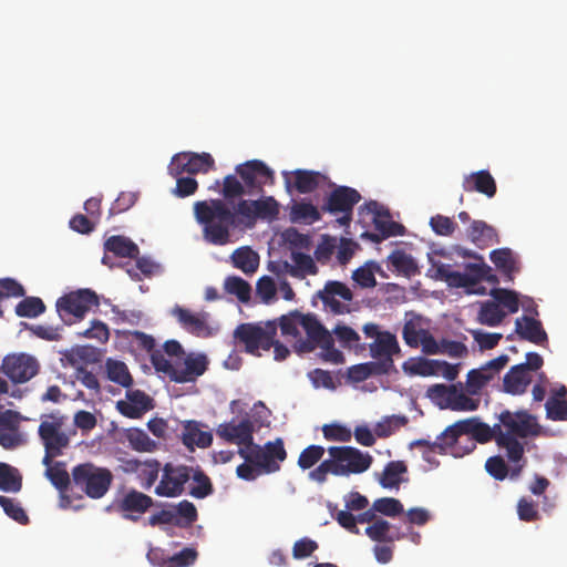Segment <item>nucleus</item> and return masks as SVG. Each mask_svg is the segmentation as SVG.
Listing matches in <instances>:
<instances>
[{"label": "nucleus", "mask_w": 567, "mask_h": 567, "mask_svg": "<svg viewBox=\"0 0 567 567\" xmlns=\"http://www.w3.org/2000/svg\"><path fill=\"white\" fill-rule=\"evenodd\" d=\"M194 215L202 226L204 240L214 246H226L231 243V230L239 223L247 227L256 224L252 199H239L234 209L219 198L196 202Z\"/></svg>", "instance_id": "nucleus-1"}, {"label": "nucleus", "mask_w": 567, "mask_h": 567, "mask_svg": "<svg viewBox=\"0 0 567 567\" xmlns=\"http://www.w3.org/2000/svg\"><path fill=\"white\" fill-rule=\"evenodd\" d=\"M499 431L496 436V444L506 450V456L511 463L523 460L524 445L518 439L537 435L539 432L536 419L527 411L511 412L503 411L499 416Z\"/></svg>", "instance_id": "nucleus-2"}, {"label": "nucleus", "mask_w": 567, "mask_h": 567, "mask_svg": "<svg viewBox=\"0 0 567 567\" xmlns=\"http://www.w3.org/2000/svg\"><path fill=\"white\" fill-rule=\"evenodd\" d=\"M113 481L114 475L110 468L92 462L81 463L72 468V485L92 499L104 497Z\"/></svg>", "instance_id": "nucleus-3"}, {"label": "nucleus", "mask_w": 567, "mask_h": 567, "mask_svg": "<svg viewBox=\"0 0 567 567\" xmlns=\"http://www.w3.org/2000/svg\"><path fill=\"white\" fill-rule=\"evenodd\" d=\"M238 454L262 474L278 472L287 458V451L280 437L265 443L264 446L254 442L250 447H239Z\"/></svg>", "instance_id": "nucleus-4"}, {"label": "nucleus", "mask_w": 567, "mask_h": 567, "mask_svg": "<svg viewBox=\"0 0 567 567\" xmlns=\"http://www.w3.org/2000/svg\"><path fill=\"white\" fill-rule=\"evenodd\" d=\"M328 453L333 463L336 476H349L368 471L373 457L353 446H330Z\"/></svg>", "instance_id": "nucleus-5"}, {"label": "nucleus", "mask_w": 567, "mask_h": 567, "mask_svg": "<svg viewBox=\"0 0 567 567\" xmlns=\"http://www.w3.org/2000/svg\"><path fill=\"white\" fill-rule=\"evenodd\" d=\"M433 267L435 268L434 278L445 281L453 288H472L483 281L486 274L492 271V268L484 262V259L480 260L478 264H467L465 272L452 270L451 265L447 264L434 262Z\"/></svg>", "instance_id": "nucleus-6"}, {"label": "nucleus", "mask_w": 567, "mask_h": 567, "mask_svg": "<svg viewBox=\"0 0 567 567\" xmlns=\"http://www.w3.org/2000/svg\"><path fill=\"white\" fill-rule=\"evenodd\" d=\"M276 334L277 324L272 321H268L264 326L241 323L234 332L235 338L245 344L246 351L255 355H260V350H270Z\"/></svg>", "instance_id": "nucleus-7"}, {"label": "nucleus", "mask_w": 567, "mask_h": 567, "mask_svg": "<svg viewBox=\"0 0 567 567\" xmlns=\"http://www.w3.org/2000/svg\"><path fill=\"white\" fill-rule=\"evenodd\" d=\"M236 174L247 187L248 195L264 193L266 185H272L275 181L274 172L262 161L251 159L235 167Z\"/></svg>", "instance_id": "nucleus-8"}, {"label": "nucleus", "mask_w": 567, "mask_h": 567, "mask_svg": "<svg viewBox=\"0 0 567 567\" xmlns=\"http://www.w3.org/2000/svg\"><path fill=\"white\" fill-rule=\"evenodd\" d=\"M162 475L155 486V494L162 497H177L185 491V484L190 480L193 467L166 463L162 466Z\"/></svg>", "instance_id": "nucleus-9"}, {"label": "nucleus", "mask_w": 567, "mask_h": 567, "mask_svg": "<svg viewBox=\"0 0 567 567\" xmlns=\"http://www.w3.org/2000/svg\"><path fill=\"white\" fill-rule=\"evenodd\" d=\"M100 299L95 291L91 289H79L66 293L58 299L56 309L62 316L72 315L82 319L93 307H99Z\"/></svg>", "instance_id": "nucleus-10"}, {"label": "nucleus", "mask_w": 567, "mask_h": 567, "mask_svg": "<svg viewBox=\"0 0 567 567\" xmlns=\"http://www.w3.org/2000/svg\"><path fill=\"white\" fill-rule=\"evenodd\" d=\"M120 468L125 474H135L142 488L148 491L155 484L162 470V464L156 458L141 461L135 457H121Z\"/></svg>", "instance_id": "nucleus-11"}, {"label": "nucleus", "mask_w": 567, "mask_h": 567, "mask_svg": "<svg viewBox=\"0 0 567 567\" xmlns=\"http://www.w3.org/2000/svg\"><path fill=\"white\" fill-rule=\"evenodd\" d=\"M215 166V161L208 153H178L173 156L168 166L169 174L177 177L184 173H207Z\"/></svg>", "instance_id": "nucleus-12"}, {"label": "nucleus", "mask_w": 567, "mask_h": 567, "mask_svg": "<svg viewBox=\"0 0 567 567\" xmlns=\"http://www.w3.org/2000/svg\"><path fill=\"white\" fill-rule=\"evenodd\" d=\"M1 368L13 383H24L38 373L39 363L29 354H10L3 359Z\"/></svg>", "instance_id": "nucleus-13"}, {"label": "nucleus", "mask_w": 567, "mask_h": 567, "mask_svg": "<svg viewBox=\"0 0 567 567\" xmlns=\"http://www.w3.org/2000/svg\"><path fill=\"white\" fill-rule=\"evenodd\" d=\"M363 207L373 215L372 221L374 228L380 233V236L370 235L372 240L379 243L381 239L392 236H403L405 234V227L402 224L393 221L389 210L378 202H368Z\"/></svg>", "instance_id": "nucleus-14"}, {"label": "nucleus", "mask_w": 567, "mask_h": 567, "mask_svg": "<svg viewBox=\"0 0 567 567\" xmlns=\"http://www.w3.org/2000/svg\"><path fill=\"white\" fill-rule=\"evenodd\" d=\"M361 200L360 193L349 186H337L326 197L321 210L331 215L353 213L354 206Z\"/></svg>", "instance_id": "nucleus-15"}, {"label": "nucleus", "mask_w": 567, "mask_h": 567, "mask_svg": "<svg viewBox=\"0 0 567 567\" xmlns=\"http://www.w3.org/2000/svg\"><path fill=\"white\" fill-rule=\"evenodd\" d=\"M461 429L465 431V435H468L467 444L463 454L471 453L476 447V442L487 443L492 440L496 442L497 432L499 431V424L489 426L487 423L482 422L478 417L473 416L461 420Z\"/></svg>", "instance_id": "nucleus-16"}, {"label": "nucleus", "mask_w": 567, "mask_h": 567, "mask_svg": "<svg viewBox=\"0 0 567 567\" xmlns=\"http://www.w3.org/2000/svg\"><path fill=\"white\" fill-rule=\"evenodd\" d=\"M369 348L371 357L379 360L378 364H382L380 371L388 373L393 367L392 357L400 352L396 337L389 331H382Z\"/></svg>", "instance_id": "nucleus-17"}, {"label": "nucleus", "mask_w": 567, "mask_h": 567, "mask_svg": "<svg viewBox=\"0 0 567 567\" xmlns=\"http://www.w3.org/2000/svg\"><path fill=\"white\" fill-rule=\"evenodd\" d=\"M173 315L187 332L196 337L208 338L214 333L208 324L209 313L207 312L194 313L188 309L176 306L173 309Z\"/></svg>", "instance_id": "nucleus-18"}, {"label": "nucleus", "mask_w": 567, "mask_h": 567, "mask_svg": "<svg viewBox=\"0 0 567 567\" xmlns=\"http://www.w3.org/2000/svg\"><path fill=\"white\" fill-rule=\"evenodd\" d=\"M219 437L239 447H250L254 443V424L250 420L244 419L239 423H223L217 429Z\"/></svg>", "instance_id": "nucleus-19"}, {"label": "nucleus", "mask_w": 567, "mask_h": 567, "mask_svg": "<svg viewBox=\"0 0 567 567\" xmlns=\"http://www.w3.org/2000/svg\"><path fill=\"white\" fill-rule=\"evenodd\" d=\"M61 427V419L52 422L42 421L39 425L38 433L44 445V450H50L62 455L63 450L70 444V439Z\"/></svg>", "instance_id": "nucleus-20"}, {"label": "nucleus", "mask_w": 567, "mask_h": 567, "mask_svg": "<svg viewBox=\"0 0 567 567\" xmlns=\"http://www.w3.org/2000/svg\"><path fill=\"white\" fill-rule=\"evenodd\" d=\"M300 327L307 333V340H300L296 346L298 352H311L316 349V343L322 339L329 331L320 323L315 315L296 313Z\"/></svg>", "instance_id": "nucleus-21"}, {"label": "nucleus", "mask_w": 567, "mask_h": 567, "mask_svg": "<svg viewBox=\"0 0 567 567\" xmlns=\"http://www.w3.org/2000/svg\"><path fill=\"white\" fill-rule=\"evenodd\" d=\"M208 367V360L205 354H187L183 362L177 361L176 375L173 381L176 383H187L195 381L203 375Z\"/></svg>", "instance_id": "nucleus-22"}, {"label": "nucleus", "mask_w": 567, "mask_h": 567, "mask_svg": "<svg viewBox=\"0 0 567 567\" xmlns=\"http://www.w3.org/2000/svg\"><path fill=\"white\" fill-rule=\"evenodd\" d=\"M127 401H118V412L130 419H140L145 412L153 409L152 399L141 390H127Z\"/></svg>", "instance_id": "nucleus-23"}, {"label": "nucleus", "mask_w": 567, "mask_h": 567, "mask_svg": "<svg viewBox=\"0 0 567 567\" xmlns=\"http://www.w3.org/2000/svg\"><path fill=\"white\" fill-rule=\"evenodd\" d=\"M153 506V498L136 489L128 491L121 499L118 507L126 518L136 520Z\"/></svg>", "instance_id": "nucleus-24"}, {"label": "nucleus", "mask_w": 567, "mask_h": 567, "mask_svg": "<svg viewBox=\"0 0 567 567\" xmlns=\"http://www.w3.org/2000/svg\"><path fill=\"white\" fill-rule=\"evenodd\" d=\"M462 187L467 193L477 192L488 198L494 197L497 190L494 177L485 169L464 176Z\"/></svg>", "instance_id": "nucleus-25"}, {"label": "nucleus", "mask_w": 567, "mask_h": 567, "mask_svg": "<svg viewBox=\"0 0 567 567\" xmlns=\"http://www.w3.org/2000/svg\"><path fill=\"white\" fill-rule=\"evenodd\" d=\"M466 235L480 249L499 244L497 230L484 220H473L466 230Z\"/></svg>", "instance_id": "nucleus-26"}, {"label": "nucleus", "mask_w": 567, "mask_h": 567, "mask_svg": "<svg viewBox=\"0 0 567 567\" xmlns=\"http://www.w3.org/2000/svg\"><path fill=\"white\" fill-rule=\"evenodd\" d=\"M532 383V374L523 365H513L504 375L503 389L512 395H520L527 391Z\"/></svg>", "instance_id": "nucleus-27"}, {"label": "nucleus", "mask_w": 567, "mask_h": 567, "mask_svg": "<svg viewBox=\"0 0 567 567\" xmlns=\"http://www.w3.org/2000/svg\"><path fill=\"white\" fill-rule=\"evenodd\" d=\"M515 331L522 339L535 344L547 341V333L542 322L532 317L524 316L522 319H516Z\"/></svg>", "instance_id": "nucleus-28"}, {"label": "nucleus", "mask_w": 567, "mask_h": 567, "mask_svg": "<svg viewBox=\"0 0 567 567\" xmlns=\"http://www.w3.org/2000/svg\"><path fill=\"white\" fill-rule=\"evenodd\" d=\"M182 440L184 445L188 449L193 450L195 445L200 449H206L212 445L213 435L210 432L202 431L200 424L192 420L184 423Z\"/></svg>", "instance_id": "nucleus-29"}, {"label": "nucleus", "mask_w": 567, "mask_h": 567, "mask_svg": "<svg viewBox=\"0 0 567 567\" xmlns=\"http://www.w3.org/2000/svg\"><path fill=\"white\" fill-rule=\"evenodd\" d=\"M292 175L293 187L300 194H309L315 192L328 179L324 174L308 169H296L292 172Z\"/></svg>", "instance_id": "nucleus-30"}, {"label": "nucleus", "mask_w": 567, "mask_h": 567, "mask_svg": "<svg viewBox=\"0 0 567 567\" xmlns=\"http://www.w3.org/2000/svg\"><path fill=\"white\" fill-rule=\"evenodd\" d=\"M318 296L324 305L330 306L333 310H339L340 308V302L334 298L336 296L344 301H351L353 299L352 291L347 285L340 281H328L323 290L319 291Z\"/></svg>", "instance_id": "nucleus-31"}, {"label": "nucleus", "mask_w": 567, "mask_h": 567, "mask_svg": "<svg viewBox=\"0 0 567 567\" xmlns=\"http://www.w3.org/2000/svg\"><path fill=\"white\" fill-rule=\"evenodd\" d=\"M365 534L370 539L379 543H393L405 537V533L392 530L391 524L383 518H378L369 525L365 528Z\"/></svg>", "instance_id": "nucleus-32"}, {"label": "nucleus", "mask_w": 567, "mask_h": 567, "mask_svg": "<svg viewBox=\"0 0 567 567\" xmlns=\"http://www.w3.org/2000/svg\"><path fill=\"white\" fill-rule=\"evenodd\" d=\"M289 218L295 224L312 225L321 219V213L312 203L301 200L292 204Z\"/></svg>", "instance_id": "nucleus-33"}, {"label": "nucleus", "mask_w": 567, "mask_h": 567, "mask_svg": "<svg viewBox=\"0 0 567 567\" xmlns=\"http://www.w3.org/2000/svg\"><path fill=\"white\" fill-rule=\"evenodd\" d=\"M233 266L246 275L256 272L259 267V255L248 246H243L233 251L230 256Z\"/></svg>", "instance_id": "nucleus-34"}, {"label": "nucleus", "mask_w": 567, "mask_h": 567, "mask_svg": "<svg viewBox=\"0 0 567 567\" xmlns=\"http://www.w3.org/2000/svg\"><path fill=\"white\" fill-rule=\"evenodd\" d=\"M104 249L122 258H136L140 254L135 243L120 235L107 238L104 243Z\"/></svg>", "instance_id": "nucleus-35"}, {"label": "nucleus", "mask_w": 567, "mask_h": 567, "mask_svg": "<svg viewBox=\"0 0 567 567\" xmlns=\"http://www.w3.org/2000/svg\"><path fill=\"white\" fill-rule=\"evenodd\" d=\"M489 258L496 268L508 277L509 280L513 279V274L519 270L517 260L509 248L495 249L489 254Z\"/></svg>", "instance_id": "nucleus-36"}, {"label": "nucleus", "mask_w": 567, "mask_h": 567, "mask_svg": "<svg viewBox=\"0 0 567 567\" xmlns=\"http://www.w3.org/2000/svg\"><path fill=\"white\" fill-rule=\"evenodd\" d=\"M408 472V466L403 461L389 462L379 478V483L384 488H398L402 482L401 476Z\"/></svg>", "instance_id": "nucleus-37"}, {"label": "nucleus", "mask_w": 567, "mask_h": 567, "mask_svg": "<svg viewBox=\"0 0 567 567\" xmlns=\"http://www.w3.org/2000/svg\"><path fill=\"white\" fill-rule=\"evenodd\" d=\"M252 209L255 215V221L258 219L262 220H275L278 218L280 212V205L272 196H262L259 199L252 200Z\"/></svg>", "instance_id": "nucleus-38"}, {"label": "nucleus", "mask_w": 567, "mask_h": 567, "mask_svg": "<svg viewBox=\"0 0 567 567\" xmlns=\"http://www.w3.org/2000/svg\"><path fill=\"white\" fill-rule=\"evenodd\" d=\"M125 437L132 450L136 452H154L157 450V443L152 440L148 434L137 427H132L126 431Z\"/></svg>", "instance_id": "nucleus-39"}, {"label": "nucleus", "mask_w": 567, "mask_h": 567, "mask_svg": "<svg viewBox=\"0 0 567 567\" xmlns=\"http://www.w3.org/2000/svg\"><path fill=\"white\" fill-rule=\"evenodd\" d=\"M106 373L110 381L128 389L133 384V378L127 365L117 360L107 359Z\"/></svg>", "instance_id": "nucleus-40"}, {"label": "nucleus", "mask_w": 567, "mask_h": 567, "mask_svg": "<svg viewBox=\"0 0 567 567\" xmlns=\"http://www.w3.org/2000/svg\"><path fill=\"white\" fill-rule=\"evenodd\" d=\"M505 316L506 313L502 310L498 303L487 300L481 305L477 320L482 324L496 327L503 321Z\"/></svg>", "instance_id": "nucleus-41"}, {"label": "nucleus", "mask_w": 567, "mask_h": 567, "mask_svg": "<svg viewBox=\"0 0 567 567\" xmlns=\"http://www.w3.org/2000/svg\"><path fill=\"white\" fill-rule=\"evenodd\" d=\"M22 488V477L18 470L7 463H0V491L18 493Z\"/></svg>", "instance_id": "nucleus-42"}, {"label": "nucleus", "mask_w": 567, "mask_h": 567, "mask_svg": "<svg viewBox=\"0 0 567 567\" xmlns=\"http://www.w3.org/2000/svg\"><path fill=\"white\" fill-rule=\"evenodd\" d=\"M388 260L399 274L411 277L417 272V265L415 260L403 250L396 249L392 251L388 257Z\"/></svg>", "instance_id": "nucleus-43"}, {"label": "nucleus", "mask_w": 567, "mask_h": 567, "mask_svg": "<svg viewBox=\"0 0 567 567\" xmlns=\"http://www.w3.org/2000/svg\"><path fill=\"white\" fill-rule=\"evenodd\" d=\"M320 348V358L324 362L333 364H342L344 362L343 353L334 347V339L332 333H327L322 339L316 343V349Z\"/></svg>", "instance_id": "nucleus-44"}, {"label": "nucleus", "mask_w": 567, "mask_h": 567, "mask_svg": "<svg viewBox=\"0 0 567 567\" xmlns=\"http://www.w3.org/2000/svg\"><path fill=\"white\" fill-rule=\"evenodd\" d=\"M446 406L453 411H475L480 406V400L468 396L454 385Z\"/></svg>", "instance_id": "nucleus-45"}, {"label": "nucleus", "mask_w": 567, "mask_h": 567, "mask_svg": "<svg viewBox=\"0 0 567 567\" xmlns=\"http://www.w3.org/2000/svg\"><path fill=\"white\" fill-rule=\"evenodd\" d=\"M45 476L59 491H66L72 484V473L69 474L63 462H55L53 466L45 470Z\"/></svg>", "instance_id": "nucleus-46"}, {"label": "nucleus", "mask_w": 567, "mask_h": 567, "mask_svg": "<svg viewBox=\"0 0 567 567\" xmlns=\"http://www.w3.org/2000/svg\"><path fill=\"white\" fill-rule=\"evenodd\" d=\"M227 293L234 295L241 302H248L251 296V286L238 276H228L224 281Z\"/></svg>", "instance_id": "nucleus-47"}, {"label": "nucleus", "mask_w": 567, "mask_h": 567, "mask_svg": "<svg viewBox=\"0 0 567 567\" xmlns=\"http://www.w3.org/2000/svg\"><path fill=\"white\" fill-rule=\"evenodd\" d=\"M226 203L231 202L235 198H240L244 195H248L247 187H245L241 179L237 175L229 174L224 177L223 188L220 190Z\"/></svg>", "instance_id": "nucleus-48"}, {"label": "nucleus", "mask_w": 567, "mask_h": 567, "mask_svg": "<svg viewBox=\"0 0 567 567\" xmlns=\"http://www.w3.org/2000/svg\"><path fill=\"white\" fill-rule=\"evenodd\" d=\"M409 419L405 415H390L383 417L380 422L377 423L374 427L375 435L378 437H389L396 430L403 427L408 424Z\"/></svg>", "instance_id": "nucleus-49"}, {"label": "nucleus", "mask_w": 567, "mask_h": 567, "mask_svg": "<svg viewBox=\"0 0 567 567\" xmlns=\"http://www.w3.org/2000/svg\"><path fill=\"white\" fill-rule=\"evenodd\" d=\"M193 486L189 489V494L195 498H205L210 495L214 491L210 478L199 468L193 467Z\"/></svg>", "instance_id": "nucleus-50"}, {"label": "nucleus", "mask_w": 567, "mask_h": 567, "mask_svg": "<svg viewBox=\"0 0 567 567\" xmlns=\"http://www.w3.org/2000/svg\"><path fill=\"white\" fill-rule=\"evenodd\" d=\"M295 267H291L289 274L293 277H303L305 275H316L318 267L313 259L303 252H292Z\"/></svg>", "instance_id": "nucleus-51"}, {"label": "nucleus", "mask_w": 567, "mask_h": 567, "mask_svg": "<svg viewBox=\"0 0 567 567\" xmlns=\"http://www.w3.org/2000/svg\"><path fill=\"white\" fill-rule=\"evenodd\" d=\"M461 420L455 422L454 424L447 426L439 436L437 441L441 443L439 446V453H446L447 449L453 447L458 440L465 435V431L461 429Z\"/></svg>", "instance_id": "nucleus-52"}, {"label": "nucleus", "mask_w": 567, "mask_h": 567, "mask_svg": "<svg viewBox=\"0 0 567 567\" xmlns=\"http://www.w3.org/2000/svg\"><path fill=\"white\" fill-rule=\"evenodd\" d=\"M176 514V526L186 528L192 526L198 517L195 505L188 501H182L174 509Z\"/></svg>", "instance_id": "nucleus-53"}, {"label": "nucleus", "mask_w": 567, "mask_h": 567, "mask_svg": "<svg viewBox=\"0 0 567 567\" xmlns=\"http://www.w3.org/2000/svg\"><path fill=\"white\" fill-rule=\"evenodd\" d=\"M380 368H382V364L375 362L360 363L350 367L347 375L352 382H362L372 374H385V372L380 371Z\"/></svg>", "instance_id": "nucleus-54"}, {"label": "nucleus", "mask_w": 567, "mask_h": 567, "mask_svg": "<svg viewBox=\"0 0 567 567\" xmlns=\"http://www.w3.org/2000/svg\"><path fill=\"white\" fill-rule=\"evenodd\" d=\"M45 305L38 297H27L16 307V313L22 318H35L43 313Z\"/></svg>", "instance_id": "nucleus-55"}, {"label": "nucleus", "mask_w": 567, "mask_h": 567, "mask_svg": "<svg viewBox=\"0 0 567 567\" xmlns=\"http://www.w3.org/2000/svg\"><path fill=\"white\" fill-rule=\"evenodd\" d=\"M0 506L4 513L19 524L25 525L29 523V517L21 504L13 498L0 495Z\"/></svg>", "instance_id": "nucleus-56"}, {"label": "nucleus", "mask_w": 567, "mask_h": 567, "mask_svg": "<svg viewBox=\"0 0 567 567\" xmlns=\"http://www.w3.org/2000/svg\"><path fill=\"white\" fill-rule=\"evenodd\" d=\"M379 269L380 267L377 264L368 262L353 271L352 279L362 288H373L377 285L374 270Z\"/></svg>", "instance_id": "nucleus-57"}, {"label": "nucleus", "mask_w": 567, "mask_h": 567, "mask_svg": "<svg viewBox=\"0 0 567 567\" xmlns=\"http://www.w3.org/2000/svg\"><path fill=\"white\" fill-rule=\"evenodd\" d=\"M491 295L496 300V303L507 308L511 313L518 311L519 300L515 291L503 288H495L491 291Z\"/></svg>", "instance_id": "nucleus-58"}, {"label": "nucleus", "mask_w": 567, "mask_h": 567, "mask_svg": "<svg viewBox=\"0 0 567 567\" xmlns=\"http://www.w3.org/2000/svg\"><path fill=\"white\" fill-rule=\"evenodd\" d=\"M373 509L378 513L389 516L396 517L404 512L402 503L392 497H382L373 502Z\"/></svg>", "instance_id": "nucleus-59"}, {"label": "nucleus", "mask_w": 567, "mask_h": 567, "mask_svg": "<svg viewBox=\"0 0 567 567\" xmlns=\"http://www.w3.org/2000/svg\"><path fill=\"white\" fill-rule=\"evenodd\" d=\"M151 362L157 372L165 374L173 381V377L176 375L177 361L172 363L162 350H154L151 353Z\"/></svg>", "instance_id": "nucleus-60"}, {"label": "nucleus", "mask_w": 567, "mask_h": 567, "mask_svg": "<svg viewBox=\"0 0 567 567\" xmlns=\"http://www.w3.org/2000/svg\"><path fill=\"white\" fill-rule=\"evenodd\" d=\"M333 334L337 337L339 342L342 344L343 348H360L359 341L360 336L359 333L352 329L351 327L344 326V324H338L333 329ZM363 347H361L362 349Z\"/></svg>", "instance_id": "nucleus-61"}, {"label": "nucleus", "mask_w": 567, "mask_h": 567, "mask_svg": "<svg viewBox=\"0 0 567 567\" xmlns=\"http://www.w3.org/2000/svg\"><path fill=\"white\" fill-rule=\"evenodd\" d=\"M326 450L320 445H309L298 457V466L302 470H309L317 464L323 456Z\"/></svg>", "instance_id": "nucleus-62"}, {"label": "nucleus", "mask_w": 567, "mask_h": 567, "mask_svg": "<svg viewBox=\"0 0 567 567\" xmlns=\"http://www.w3.org/2000/svg\"><path fill=\"white\" fill-rule=\"evenodd\" d=\"M198 553L195 548L185 547L181 551L169 556L167 567H189L195 564Z\"/></svg>", "instance_id": "nucleus-63"}, {"label": "nucleus", "mask_w": 567, "mask_h": 567, "mask_svg": "<svg viewBox=\"0 0 567 567\" xmlns=\"http://www.w3.org/2000/svg\"><path fill=\"white\" fill-rule=\"evenodd\" d=\"M547 417L553 421H567V400L550 398L546 402Z\"/></svg>", "instance_id": "nucleus-64"}]
</instances>
